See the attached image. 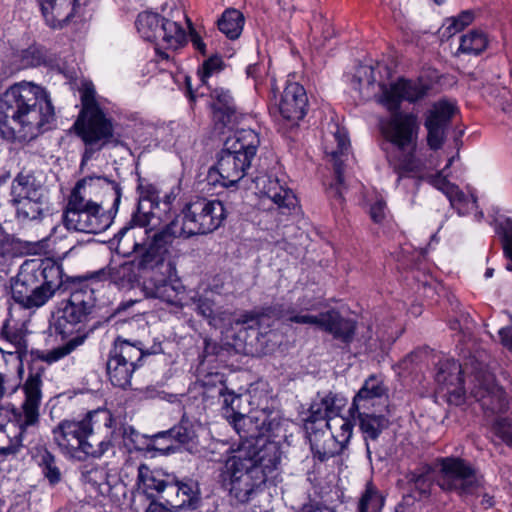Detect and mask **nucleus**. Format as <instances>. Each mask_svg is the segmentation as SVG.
<instances>
[{"mask_svg": "<svg viewBox=\"0 0 512 512\" xmlns=\"http://www.w3.org/2000/svg\"><path fill=\"white\" fill-rule=\"evenodd\" d=\"M54 120L55 109L50 94L40 85L18 82L0 96V133L7 141L30 142Z\"/></svg>", "mask_w": 512, "mask_h": 512, "instance_id": "nucleus-1", "label": "nucleus"}, {"mask_svg": "<svg viewBox=\"0 0 512 512\" xmlns=\"http://www.w3.org/2000/svg\"><path fill=\"white\" fill-rule=\"evenodd\" d=\"M382 122L383 137L395 148L396 154L389 157L398 178L396 187L403 192L415 194L424 179V163L416 157L419 121L412 112L392 111Z\"/></svg>", "mask_w": 512, "mask_h": 512, "instance_id": "nucleus-2", "label": "nucleus"}, {"mask_svg": "<svg viewBox=\"0 0 512 512\" xmlns=\"http://www.w3.org/2000/svg\"><path fill=\"white\" fill-rule=\"evenodd\" d=\"M224 218V203L220 200L198 198L187 203L180 215L158 230H152L156 256L169 255L173 260L179 256L180 238H190L217 229Z\"/></svg>", "mask_w": 512, "mask_h": 512, "instance_id": "nucleus-3", "label": "nucleus"}, {"mask_svg": "<svg viewBox=\"0 0 512 512\" xmlns=\"http://www.w3.org/2000/svg\"><path fill=\"white\" fill-rule=\"evenodd\" d=\"M151 232L149 229L125 226L117 233V250L125 255L135 254L134 260L110 268V278L119 287H132L143 273L159 269L165 264L171 268L173 261L169 255L156 256V242Z\"/></svg>", "mask_w": 512, "mask_h": 512, "instance_id": "nucleus-4", "label": "nucleus"}, {"mask_svg": "<svg viewBox=\"0 0 512 512\" xmlns=\"http://www.w3.org/2000/svg\"><path fill=\"white\" fill-rule=\"evenodd\" d=\"M250 115L239 110L226 93V164L233 163L234 175H228V186L234 185L250 167L260 145L258 133L249 127Z\"/></svg>", "mask_w": 512, "mask_h": 512, "instance_id": "nucleus-5", "label": "nucleus"}, {"mask_svg": "<svg viewBox=\"0 0 512 512\" xmlns=\"http://www.w3.org/2000/svg\"><path fill=\"white\" fill-rule=\"evenodd\" d=\"M42 378L39 373H30L23 385L25 400L22 411L11 408L13 420L7 428L0 429V455H13L28 441L29 435L39 424V408L42 401Z\"/></svg>", "mask_w": 512, "mask_h": 512, "instance_id": "nucleus-6", "label": "nucleus"}, {"mask_svg": "<svg viewBox=\"0 0 512 512\" xmlns=\"http://www.w3.org/2000/svg\"><path fill=\"white\" fill-rule=\"evenodd\" d=\"M80 92L82 109L74 123V129L85 144L81 163L83 166L95 152L108 145L116 146L119 141L114 135L112 120L95 99L94 86L91 83H84Z\"/></svg>", "mask_w": 512, "mask_h": 512, "instance_id": "nucleus-7", "label": "nucleus"}, {"mask_svg": "<svg viewBox=\"0 0 512 512\" xmlns=\"http://www.w3.org/2000/svg\"><path fill=\"white\" fill-rule=\"evenodd\" d=\"M258 439L239 445L234 454L226 460V468L230 470L233 480H240L244 474L261 468L266 474L277 468L280 463V452L275 443L268 442L261 446Z\"/></svg>", "mask_w": 512, "mask_h": 512, "instance_id": "nucleus-8", "label": "nucleus"}, {"mask_svg": "<svg viewBox=\"0 0 512 512\" xmlns=\"http://www.w3.org/2000/svg\"><path fill=\"white\" fill-rule=\"evenodd\" d=\"M63 223L68 230L97 234L110 223L109 216L99 211V205L87 198L75 185L63 213Z\"/></svg>", "mask_w": 512, "mask_h": 512, "instance_id": "nucleus-9", "label": "nucleus"}, {"mask_svg": "<svg viewBox=\"0 0 512 512\" xmlns=\"http://www.w3.org/2000/svg\"><path fill=\"white\" fill-rule=\"evenodd\" d=\"M311 309L313 304L303 299L300 305L289 308L284 317L293 323L316 326L343 343L352 341L356 328L353 320L343 318L335 310L310 315L307 312Z\"/></svg>", "mask_w": 512, "mask_h": 512, "instance_id": "nucleus-10", "label": "nucleus"}, {"mask_svg": "<svg viewBox=\"0 0 512 512\" xmlns=\"http://www.w3.org/2000/svg\"><path fill=\"white\" fill-rule=\"evenodd\" d=\"M98 410L88 412L82 419H64L52 429V439L60 453L75 460L84 438L91 433L92 424L104 422Z\"/></svg>", "mask_w": 512, "mask_h": 512, "instance_id": "nucleus-11", "label": "nucleus"}, {"mask_svg": "<svg viewBox=\"0 0 512 512\" xmlns=\"http://www.w3.org/2000/svg\"><path fill=\"white\" fill-rule=\"evenodd\" d=\"M39 259L26 260L11 280L12 298L25 308H39L49 300L48 290L41 288Z\"/></svg>", "mask_w": 512, "mask_h": 512, "instance_id": "nucleus-12", "label": "nucleus"}, {"mask_svg": "<svg viewBox=\"0 0 512 512\" xmlns=\"http://www.w3.org/2000/svg\"><path fill=\"white\" fill-rule=\"evenodd\" d=\"M438 484L441 489L456 492L459 496L473 495L481 485L475 468L461 458L446 457L440 461Z\"/></svg>", "mask_w": 512, "mask_h": 512, "instance_id": "nucleus-13", "label": "nucleus"}, {"mask_svg": "<svg viewBox=\"0 0 512 512\" xmlns=\"http://www.w3.org/2000/svg\"><path fill=\"white\" fill-rule=\"evenodd\" d=\"M99 414H103L104 422L92 424V431L88 434L78 450L75 460L84 461L88 458H101L113 446V440L117 435L125 436L128 431L134 432L132 427L120 426L113 428L114 419L111 413L105 409H99Z\"/></svg>", "mask_w": 512, "mask_h": 512, "instance_id": "nucleus-14", "label": "nucleus"}, {"mask_svg": "<svg viewBox=\"0 0 512 512\" xmlns=\"http://www.w3.org/2000/svg\"><path fill=\"white\" fill-rule=\"evenodd\" d=\"M323 149L332 162L335 172V182L330 184L329 191L332 197L341 201L344 164L350 156V140L347 131L337 124H332L324 135Z\"/></svg>", "mask_w": 512, "mask_h": 512, "instance_id": "nucleus-15", "label": "nucleus"}, {"mask_svg": "<svg viewBox=\"0 0 512 512\" xmlns=\"http://www.w3.org/2000/svg\"><path fill=\"white\" fill-rule=\"evenodd\" d=\"M172 477L160 470H152L147 465L138 467L137 488L132 493L131 512H143L145 502L168 494Z\"/></svg>", "mask_w": 512, "mask_h": 512, "instance_id": "nucleus-16", "label": "nucleus"}, {"mask_svg": "<svg viewBox=\"0 0 512 512\" xmlns=\"http://www.w3.org/2000/svg\"><path fill=\"white\" fill-rule=\"evenodd\" d=\"M76 186L82 194L99 205V211L105 214L116 213L122 197V188L115 181L102 176H87L79 180Z\"/></svg>", "mask_w": 512, "mask_h": 512, "instance_id": "nucleus-17", "label": "nucleus"}, {"mask_svg": "<svg viewBox=\"0 0 512 512\" xmlns=\"http://www.w3.org/2000/svg\"><path fill=\"white\" fill-rule=\"evenodd\" d=\"M382 95L380 102L389 111H398L403 101L415 103L428 95L431 84L423 78H399L389 86L380 85Z\"/></svg>", "mask_w": 512, "mask_h": 512, "instance_id": "nucleus-18", "label": "nucleus"}, {"mask_svg": "<svg viewBox=\"0 0 512 512\" xmlns=\"http://www.w3.org/2000/svg\"><path fill=\"white\" fill-rule=\"evenodd\" d=\"M458 108L454 102L439 100L434 102L424 114V127L427 130V145L432 150L442 148L447 130Z\"/></svg>", "mask_w": 512, "mask_h": 512, "instance_id": "nucleus-19", "label": "nucleus"}, {"mask_svg": "<svg viewBox=\"0 0 512 512\" xmlns=\"http://www.w3.org/2000/svg\"><path fill=\"white\" fill-rule=\"evenodd\" d=\"M68 293V302L57 320V328L61 333H65V324L76 325L85 322L95 306L94 292L85 281Z\"/></svg>", "mask_w": 512, "mask_h": 512, "instance_id": "nucleus-20", "label": "nucleus"}, {"mask_svg": "<svg viewBox=\"0 0 512 512\" xmlns=\"http://www.w3.org/2000/svg\"><path fill=\"white\" fill-rule=\"evenodd\" d=\"M139 204L137 211L133 214L131 225L141 230H158L156 226L160 223L161 216L155 211L160 209V191L158 188L144 179H139Z\"/></svg>", "mask_w": 512, "mask_h": 512, "instance_id": "nucleus-21", "label": "nucleus"}, {"mask_svg": "<svg viewBox=\"0 0 512 512\" xmlns=\"http://www.w3.org/2000/svg\"><path fill=\"white\" fill-rule=\"evenodd\" d=\"M388 407L387 388L376 377H369L354 396L349 415L383 412Z\"/></svg>", "mask_w": 512, "mask_h": 512, "instance_id": "nucleus-22", "label": "nucleus"}, {"mask_svg": "<svg viewBox=\"0 0 512 512\" xmlns=\"http://www.w3.org/2000/svg\"><path fill=\"white\" fill-rule=\"evenodd\" d=\"M473 381L470 394L481 404L482 409L498 413L507 407L505 392L495 383L492 374L477 372Z\"/></svg>", "mask_w": 512, "mask_h": 512, "instance_id": "nucleus-23", "label": "nucleus"}, {"mask_svg": "<svg viewBox=\"0 0 512 512\" xmlns=\"http://www.w3.org/2000/svg\"><path fill=\"white\" fill-rule=\"evenodd\" d=\"M461 374V364L455 360L442 362L436 374V382L439 385L440 393L455 405H460L464 401L465 389Z\"/></svg>", "mask_w": 512, "mask_h": 512, "instance_id": "nucleus-24", "label": "nucleus"}, {"mask_svg": "<svg viewBox=\"0 0 512 512\" xmlns=\"http://www.w3.org/2000/svg\"><path fill=\"white\" fill-rule=\"evenodd\" d=\"M242 399L241 393L235 394L226 387V407L229 405L233 412V417L229 422L242 440L240 445L249 440L255 442L261 434L259 425L254 423V419L257 417L241 411Z\"/></svg>", "mask_w": 512, "mask_h": 512, "instance_id": "nucleus-25", "label": "nucleus"}, {"mask_svg": "<svg viewBox=\"0 0 512 512\" xmlns=\"http://www.w3.org/2000/svg\"><path fill=\"white\" fill-rule=\"evenodd\" d=\"M41 288L50 292L49 299L58 293L69 292L83 281L78 278H64L62 265L51 260H39Z\"/></svg>", "mask_w": 512, "mask_h": 512, "instance_id": "nucleus-26", "label": "nucleus"}, {"mask_svg": "<svg viewBox=\"0 0 512 512\" xmlns=\"http://www.w3.org/2000/svg\"><path fill=\"white\" fill-rule=\"evenodd\" d=\"M308 104L305 89L299 83H289L282 94L279 103V112L281 116L296 124L306 114V107Z\"/></svg>", "mask_w": 512, "mask_h": 512, "instance_id": "nucleus-27", "label": "nucleus"}, {"mask_svg": "<svg viewBox=\"0 0 512 512\" xmlns=\"http://www.w3.org/2000/svg\"><path fill=\"white\" fill-rule=\"evenodd\" d=\"M426 180L448 198L451 206L459 215H466L477 208V200L473 194H465L458 186L450 183L441 174L429 175Z\"/></svg>", "mask_w": 512, "mask_h": 512, "instance_id": "nucleus-28", "label": "nucleus"}, {"mask_svg": "<svg viewBox=\"0 0 512 512\" xmlns=\"http://www.w3.org/2000/svg\"><path fill=\"white\" fill-rule=\"evenodd\" d=\"M43 16L52 28H61L81 10L80 0H38Z\"/></svg>", "mask_w": 512, "mask_h": 512, "instance_id": "nucleus-29", "label": "nucleus"}, {"mask_svg": "<svg viewBox=\"0 0 512 512\" xmlns=\"http://www.w3.org/2000/svg\"><path fill=\"white\" fill-rule=\"evenodd\" d=\"M358 424L366 445L367 457L371 458V444L376 442L381 433L389 426V419L383 412L349 415Z\"/></svg>", "mask_w": 512, "mask_h": 512, "instance_id": "nucleus-30", "label": "nucleus"}, {"mask_svg": "<svg viewBox=\"0 0 512 512\" xmlns=\"http://www.w3.org/2000/svg\"><path fill=\"white\" fill-rule=\"evenodd\" d=\"M183 20L186 21L188 28H191V22L182 9L173 11L172 18L163 17L159 41L172 49H177L185 43L186 31L182 26Z\"/></svg>", "mask_w": 512, "mask_h": 512, "instance_id": "nucleus-31", "label": "nucleus"}, {"mask_svg": "<svg viewBox=\"0 0 512 512\" xmlns=\"http://www.w3.org/2000/svg\"><path fill=\"white\" fill-rule=\"evenodd\" d=\"M256 187L280 208H291L296 203L293 192L285 188L277 178L260 176L255 179Z\"/></svg>", "mask_w": 512, "mask_h": 512, "instance_id": "nucleus-32", "label": "nucleus"}, {"mask_svg": "<svg viewBox=\"0 0 512 512\" xmlns=\"http://www.w3.org/2000/svg\"><path fill=\"white\" fill-rule=\"evenodd\" d=\"M256 322L253 316H245L244 319L234 321V326L226 331V356L233 352L235 354L246 353L248 330L252 329Z\"/></svg>", "mask_w": 512, "mask_h": 512, "instance_id": "nucleus-33", "label": "nucleus"}, {"mask_svg": "<svg viewBox=\"0 0 512 512\" xmlns=\"http://www.w3.org/2000/svg\"><path fill=\"white\" fill-rule=\"evenodd\" d=\"M45 196L43 186L31 172L21 171L10 187V201Z\"/></svg>", "mask_w": 512, "mask_h": 512, "instance_id": "nucleus-34", "label": "nucleus"}, {"mask_svg": "<svg viewBox=\"0 0 512 512\" xmlns=\"http://www.w3.org/2000/svg\"><path fill=\"white\" fill-rule=\"evenodd\" d=\"M183 494L186 500L167 499V504L175 510L184 508L196 509L200 502L199 492L197 485L193 482H180L172 478L171 484L168 486V494Z\"/></svg>", "mask_w": 512, "mask_h": 512, "instance_id": "nucleus-35", "label": "nucleus"}, {"mask_svg": "<svg viewBox=\"0 0 512 512\" xmlns=\"http://www.w3.org/2000/svg\"><path fill=\"white\" fill-rule=\"evenodd\" d=\"M16 209V217L22 223L40 221L48 213L45 196L10 201Z\"/></svg>", "mask_w": 512, "mask_h": 512, "instance_id": "nucleus-36", "label": "nucleus"}, {"mask_svg": "<svg viewBox=\"0 0 512 512\" xmlns=\"http://www.w3.org/2000/svg\"><path fill=\"white\" fill-rule=\"evenodd\" d=\"M310 447L313 457L320 462L339 455L345 449L333 436L325 432L314 433L310 437Z\"/></svg>", "mask_w": 512, "mask_h": 512, "instance_id": "nucleus-37", "label": "nucleus"}, {"mask_svg": "<svg viewBox=\"0 0 512 512\" xmlns=\"http://www.w3.org/2000/svg\"><path fill=\"white\" fill-rule=\"evenodd\" d=\"M156 441L159 439H170L183 445L186 450L193 452L197 449V434L194 425L185 417L180 423L172 429L161 432L155 436Z\"/></svg>", "mask_w": 512, "mask_h": 512, "instance_id": "nucleus-38", "label": "nucleus"}, {"mask_svg": "<svg viewBox=\"0 0 512 512\" xmlns=\"http://www.w3.org/2000/svg\"><path fill=\"white\" fill-rule=\"evenodd\" d=\"M140 344V342H130L122 337H117L109 352V357L117 361L131 363L132 366L137 368L138 363L145 355Z\"/></svg>", "mask_w": 512, "mask_h": 512, "instance_id": "nucleus-39", "label": "nucleus"}, {"mask_svg": "<svg viewBox=\"0 0 512 512\" xmlns=\"http://www.w3.org/2000/svg\"><path fill=\"white\" fill-rule=\"evenodd\" d=\"M143 292L147 298L159 299L171 305L179 303V289L166 280L144 282Z\"/></svg>", "mask_w": 512, "mask_h": 512, "instance_id": "nucleus-40", "label": "nucleus"}, {"mask_svg": "<svg viewBox=\"0 0 512 512\" xmlns=\"http://www.w3.org/2000/svg\"><path fill=\"white\" fill-rule=\"evenodd\" d=\"M163 17L153 12H142L136 20V27L141 37L147 41L159 42Z\"/></svg>", "mask_w": 512, "mask_h": 512, "instance_id": "nucleus-41", "label": "nucleus"}, {"mask_svg": "<svg viewBox=\"0 0 512 512\" xmlns=\"http://www.w3.org/2000/svg\"><path fill=\"white\" fill-rule=\"evenodd\" d=\"M341 407L342 403L340 399L332 394L326 395L322 398L320 403L311 405L309 419L311 422L318 420H325L327 422V420L332 417L340 416Z\"/></svg>", "mask_w": 512, "mask_h": 512, "instance_id": "nucleus-42", "label": "nucleus"}, {"mask_svg": "<svg viewBox=\"0 0 512 512\" xmlns=\"http://www.w3.org/2000/svg\"><path fill=\"white\" fill-rule=\"evenodd\" d=\"M136 367L131 363L117 361L111 357L107 361V374L110 382L117 387L126 388L131 383L132 375Z\"/></svg>", "mask_w": 512, "mask_h": 512, "instance_id": "nucleus-43", "label": "nucleus"}, {"mask_svg": "<svg viewBox=\"0 0 512 512\" xmlns=\"http://www.w3.org/2000/svg\"><path fill=\"white\" fill-rule=\"evenodd\" d=\"M271 400L272 391L269 384L262 380L253 383L245 395L246 402H249L254 409H259L263 412L270 408Z\"/></svg>", "mask_w": 512, "mask_h": 512, "instance_id": "nucleus-44", "label": "nucleus"}, {"mask_svg": "<svg viewBox=\"0 0 512 512\" xmlns=\"http://www.w3.org/2000/svg\"><path fill=\"white\" fill-rule=\"evenodd\" d=\"M432 468L429 465H422L407 474L408 483L413 489L419 492L421 497H427L433 483Z\"/></svg>", "mask_w": 512, "mask_h": 512, "instance_id": "nucleus-45", "label": "nucleus"}, {"mask_svg": "<svg viewBox=\"0 0 512 512\" xmlns=\"http://www.w3.org/2000/svg\"><path fill=\"white\" fill-rule=\"evenodd\" d=\"M326 427L342 446L346 448L353 434V423L349 418L339 416L327 420Z\"/></svg>", "mask_w": 512, "mask_h": 512, "instance_id": "nucleus-46", "label": "nucleus"}, {"mask_svg": "<svg viewBox=\"0 0 512 512\" xmlns=\"http://www.w3.org/2000/svg\"><path fill=\"white\" fill-rule=\"evenodd\" d=\"M38 465L41 469V473L45 479L49 482L50 485H57L62 479V473L57 466L55 456L44 449L38 455Z\"/></svg>", "mask_w": 512, "mask_h": 512, "instance_id": "nucleus-47", "label": "nucleus"}, {"mask_svg": "<svg viewBox=\"0 0 512 512\" xmlns=\"http://www.w3.org/2000/svg\"><path fill=\"white\" fill-rule=\"evenodd\" d=\"M223 70V60L218 54L206 59L197 70V76L202 85L211 87V79L220 76Z\"/></svg>", "mask_w": 512, "mask_h": 512, "instance_id": "nucleus-48", "label": "nucleus"}, {"mask_svg": "<svg viewBox=\"0 0 512 512\" xmlns=\"http://www.w3.org/2000/svg\"><path fill=\"white\" fill-rule=\"evenodd\" d=\"M487 37L482 31L472 30L461 37L459 50L465 54L478 55L485 50Z\"/></svg>", "mask_w": 512, "mask_h": 512, "instance_id": "nucleus-49", "label": "nucleus"}, {"mask_svg": "<svg viewBox=\"0 0 512 512\" xmlns=\"http://www.w3.org/2000/svg\"><path fill=\"white\" fill-rule=\"evenodd\" d=\"M85 339L86 336L83 335L75 336L65 344L58 346L48 352L42 353L40 359L48 364L57 362L73 352L77 347L81 346Z\"/></svg>", "mask_w": 512, "mask_h": 512, "instance_id": "nucleus-50", "label": "nucleus"}, {"mask_svg": "<svg viewBox=\"0 0 512 512\" xmlns=\"http://www.w3.org/2000/svg\"><path fill=\"white\" fill-rule=\"evenodd\" d=\"M245 25L243 13L235 8L226 9V39L236 41Z\"/></svg>", "mask_w": 512, "mask_h": 512, "instance_id": "nucleus-51", "label": "nucleus"}, {"mask_svg": "<svg viewBox=\"0 0 512 512\" xmlns=\"http://www.w3.org/2000/svg\"><path fill=\"white\" fill-rule=\"evenodd\" d=\"M384 504L383 497L372 485H367L359 502V512H380Z\"/></svg>", "mask_w": 512, "mask_h": 512, "instance_id": "nucleus-52", "label": "nucleus"}, {"mask_svg": "<svg viewBox=\"0 0 512 512\" xmlns=\"http://www.w3.org/2000/svg\"><path fill=\"white\" fill-rule=\"evenodd\" d=\"M222 97V89L215 88L211 92L210 108L215 129L219 131V134H222L224 129V101Z\"/></svg>", "mask_w": 512, "mask_h": 512, "instance_id": "nucleus-53", "label": "nucleus"}, {"mask_svg": "<svg viewBox=\"0 0 512 512\" xmlns=\"http://www.w3.org/2000/svg\"><path fill=\"white\" fill-rule=\"evenodd\" d=\"M20 68L36 67L46 63V51L38 46H30L21 51Z\"/></svg>", "mask_w": 512, "mask_h": 512, "instance_id": "nucleus-54", "label": "nucleus"}, {"mask_svg": "<svg viewBox=\"0 0 512 512\" xmlns=\"http://www.w3.org/2000/svg\"><path fill=\"white\" fill-rule=\"evenodd\" d=\"M494 431L507 445H512V420L498 419L494 425Z\"/></svg>", "mask_w": 512, "mask_h": 512, "instance_id": "nucleus-55", "label": "nucleus"}, {"mask_svg": "<svg viewBox=\"0 0 512 512\" xmlns=\"http://www.w3.org/2000/svg\"><path fill=\"white\" fill-rule=\"evenodd\" d=\"M15 255V243L10 237L0 231V266Z\"/></svg>", "mask_w": 512, "mask_h": 512, "instance_id": "nucleus-56", "label": "nucleus"}, {"mask_svg": "<svg viewBox=\"0 0 512 512\" xmlns=\"http://www.w3.org/2000/svg\"><path fill=\"white\" fill-rule=\"evenodd\" d=\"M387 206L383 198H376L370 205L369 214L373 222L380 224L387 216Z\"/></svg>", "mask_w": 512, "mask_h": 512, "instance_id": "nucleus-57", "label": "nucleus"}, {"mask_svg": "<svg viewBox=\"0 0 512 512\" xmlns=\"http://www.w3.org/2000/svg\"><path fill=\"white\" fill-rule=\"evenodd\" d=\"M456 22L457 21L453 20V18L446 19L442 27L439 29L440 36L448 39L461 31L462 28H460Z\"/></svg>", "mask_w": 512, "mask_h": 512, "instance_id": "nucleus-58", "label": "nucleus"}, {"mask_svg": "<svg viewBox=\"0 0 512 512\" xmlns=\"http://www.w3.org/2000/svg\"><path fill=\"white\" fill-rule=\"evenodd\" d=\"M143 512H178V510H175V508H172L168 504L165 505L160 501L155 500H149L148 502H145V506L143 508Z\"/></svg>", "mask_w": 512, "mask_h": 512, "instance_id": "nucleus-59", "label": "nucleus"}, {"mask_svg": "<svg viewBox=\"0 0 512 512\" xmlns=\"http://www.w3.org/2000/svg\"><path fill=\"white\" fill-rule=\"evenodd\" d=\"M220 163H221V158L218 160L217 165L209 168L208 174H207L208 184L213 185V186H217V185L224 186L223 175L219 169Z\"/></svg>", "mask_w": 512, "mask_h": 512, "instance_id": "nucleus-60", "label": "nucleus"}, {"mask_svg": "<svg viewBox=\"0 0 512 512\" xmlns=\"http://www.w3.org/2000/svg\"><path fill=\"white\" fill-rule=\"evenodd\" d=\"M179 189L175 187L169 193L165 194L163 198L160 197V209L163 213L167 214L171 210L172 203L178 196Z\"/></svg>", "mask_w": 512, "mask_h": 512, "instance_id": "nucleus-61", "label": "nucleus"}, {"mask_svg": "<svg viewBox=\"0 0 512 512\" xmlns=\"http://www.w3.org/2000/svg\"><path fill=\"white\" fill-rule=\"evenodd\" d=\"M504 242V251L506 255L510 258L511 263H508L506 269L508 271H512V230H506L503 235Z\"/></svg>", "mask_w": 512, "mask_h": 512, "instance_id": "nucleus-62", "label": "nucleus"}, {"mask_svg": "<svg viewBox=\"0 0 512 512\" xmlns=\"http://www.w3.org/2000/svg\"><path fill=\"white\" fill-rule=\"evenodd\" d=\"M190 30V37L191 42L196 50H198L202 55H205L206 53V45L202 41L201 37L195 32V30L191 27Z\"/></svg>", "mask_w": 512, "mask_h": 512, "instance_id": "nucleus-63", "label": "nucleus"}, {"mask_svg": "<svg viewBox=\"0 0 512 512\" xmlns=\"http://www.w3.org/2000/svg\"><path fill=\"white\" fill-rule=\"evenodd\" d=\"M499 336L502 344L512 350V326L500 329Z\"/></svg>", "mask_w": 512, "mask_h": 512, "instance_id": "nucleus-64", "label": "nucleus"}]
</instances>
